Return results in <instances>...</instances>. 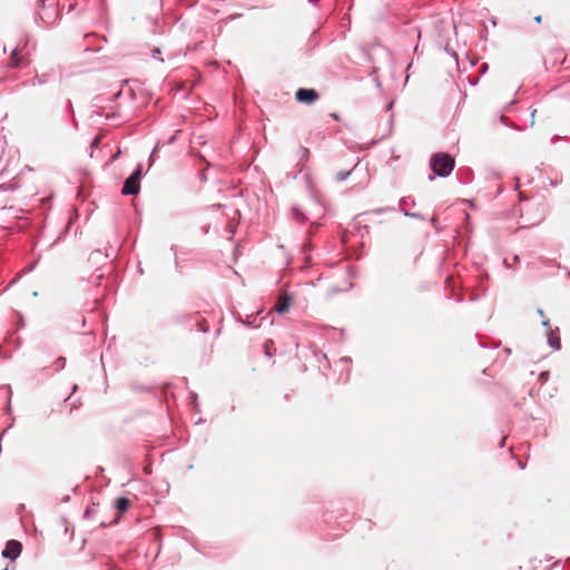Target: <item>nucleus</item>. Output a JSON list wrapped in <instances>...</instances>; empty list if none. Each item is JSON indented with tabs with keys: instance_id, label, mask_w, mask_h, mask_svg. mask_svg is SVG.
Wrapping results in <instances>:
<instances>
[{
	"instance_id": "f257e3e1",
	"label": "nucleus",
	"mask_w": 570,
	"mask_h": 570,
	"mask_svg": "<svg viewBox=\"0 0 570 570\" xmlns=\"http://www.w3.org/2000/svg\"><path fill=\"white\" fill-rule=\"evenodd\" d=\"M455 161L448 153H435L431 156L430 168L432 175H429V180L432 181L436 176L445 178L451 175L454 169Z\"/></svg>"
},
{
	"instance_id": "f03ea898",
	"label": "nucleus",
	"mask_w": 570,
	"mask_h": 570,
	"mask_svg": "<svg viewBox=\"0 0 570 570\" xmlns=\"http://www.w3.org/2000/svg\"><path fill=\"white\" fill-rule=\"evenodd\" d=\"M142 165L140 163L137 164L132 173L125 179L121 187V195L124 196H135L140 191V181L142 178Z\"/></svg>"
},
{
	"instance_id": "7ed1b4c3",
	"label": "nucleus",
	"mask_w": 570,
	"mask_h": 570,
	"mask_svg": "<svg viewBox=\"0 0 570 570\" xmlns=\"http://www.w3.org/2000/svg\"><path fill=\"white\" fill-rule=\"evenodd\" d=\"M22 552V543L18 540L11 539L7 541L4 549L1 552L2 558L14 561Z\"/></svg>"
},
{
	"instance_id": "20e7f679",
	"label": "nucleus",
	"mask_w": 570,
	"mask_h": 570,
	"mask_svg": "<svg viewBox=\"0 0 570 570\" xmlns=\"http://www.w3.org/2000/svg\"><path fill=\"white\" fill-rule=\"evenodd\" d=\"M320 98L318 91L314 88H298L295 92V99L305 105H312Z\"/></svg>"
},
{
	"instance_id": "39448f33",
	"label": "nucleus",
	"mask_w": 570,
	"mask_h": 570,
	"mask_svg": "<svg viewBox=\"0 0 570 570\" xmlns=\"http://www.w3.org/2000/svg\"><path fill=\"white\" fill-rule=\"evenodd\" d=\"M293 297L287 292H282L276 301V304L274 306V311L278 314H284L289 311L292 306Z\"/></svg>"
},
{
	"instance_id": "423d86ee",
	"label": "nucleus",
	"mask_w": 570,
	"mask_h": 570,
	"mask_svg": "<svg viewBox=\"0 0 570 570\" xmlns=\"http://www.w3.org/2000/svg\"><path fill=\"white\" fill-rule=\"evenodd\" d=\"M396 212V208L394 206H385V207H379L372 210H367L364 213L358 214L354 217V225L357 229L362 228V223L360 220L361 217L368 216V215H382L385 213Z\"/></svg>"
},
{
	"instance_id": "0eeeda50",
	"label": "nucleus",
	"mask_w": 570,
	"mask_h": 570,
	"mask_svg": "<svg viewBox=\"0 0 570 570\" xmlns=\"http://www.w3.org/2000/svg\"><path fill=\"white\" fill-rule=\"evenodd\" d=\"M547 343L553 351L561 350V338L559 334V327L551 328L547 331Z\"/></svg>"
},
{
	"instance_id": "6e6552de",
	"label": "nucleus",
	"mask_w": 570,
	"mask_h": 570,
	"mask_svg": "<svg viewBox=\"0 0 570 570\" xmlns=\"http://www.w3.org/2000/svg\"><path fill=\"white\" fill-rule=\"evenodd\" d=\"M198 315H199V312L189 313V314L176 313L173 315V321L176 324H189L195 318H197Z\"/></svg>"
},
{
	"instance_id": "1a4fd4ad",
	"label": "nucleus",
	"mask_w": 570,
	"mask_h": 570,
	"mask_svg": "<svg viewBox=\"0 0 570 570\" xmlns=\"http://www.w3.org/2000/svg\"><path fill=\"white\" fill-rule=\"evenodd\" d=\"M130 507V500L127 497H119L115 500L114 508L119 513H125Z\"/></svg>"
},
{
	"instance_id": "9d476101",
	"label": "nucleus",
	"mask_w": 570,
	"mask_h": 570,
	"mask_svg": "<svg viewBox=\"0 0 570 570\" xmlns=\"http://www.w3.org/2000/svg\"><path fill=\"white\" fill-rule=\"evenodd\" d=\"M291 214L292 218L299 224H305L308 220L307 216L302 212V209L297 205L292 206Z\"/></svg>"
},
{
	"instance_id": "9b49d317",
	"label": "nucleus",
	"mask_w": 570,
	"mask_h": 570,
	"mask_svg": "<svg viewBox=\"0 0 570 570\" xmlns=\"http://www.w3.org/2000/svg\"><path fill=\"white\" fill-rule=\"evenodd\" d=\"M309 158V149L304 147V146H301L298 147L297 149V165H303L305 164Z\"/></svg>"
},
{
	"instance_id": "f8f14e48",
	"label": "nucleus",
	"mask_w": 570,
	"mask_h": 570,
	"mask_svg": "<svg viewBox=\"0 0 570 570\" xmlns=\"http://www.w3.org/2000/svg\"><path fill=\"white\" fill-rule=\"evenodd\" d=\"M21 66V59L19 56V50L16 48L10 55L9 58V67L11 68H19Z\"/></svg>"
},
{
	"instance_id": "ddd939ff",
	"label": "nucleus",
	"mask_w": 570,
	"mask_h": 570,
	"mask_svg": "<svg viewBox=\"0 0 570 570\" xmlns=\"http://www.w3.org/2000/svg\"><path fill=\"white\" fill-rule=\"evenodd\" d=\"M401 213L405 217H410V218H414V219H419V220H426V216L421 213L411 212L409 209H401Z\"/></svg>"
},
{
	"instance_id": "4468645a",
	"label": "nucleus",
	"mask_w": 570,
	"mask_h": 570,
	"mask_svg": "<svg viewBox=\"0 0 570 570\" xmlns=\"http://www.w3.org/2000/svg\"><path fill=\"white\" fill-rule=\"evenodd\" d=\"M400 210L406 209V206H415V200L411 196H403L399 200Z\"/></svg>"
},
{
	"instance_id": "2eb2a0df",
	"label": "nucleus",
	"mask_w": 570,
	"mask_h": 570,
	"mask_svg": "<svg viewBox=\"0 0 570 570\" xmlns=\"http://www.w3.org/2000/svg\"><path fill=\"white\" fill-rule=\"evenodd\" d=\"M98 513V504L92 503L91 505L87 507L83 512V518L91 519Z\"/></svg>"
},
{
	"instance_id": "dca6fc26",
	"label": "nucleus",
	"mask_w": 570,
	"mask_h": 570,
	"mask_svg": "<svg viewBox=\"0 0 570 570\" xmlns=\"http://www.w3.org/2000/svg\"><path fill=\"white\" fill-rule=\"evenodd\" d=\"M194 321L197 323V328L199 332H202L204 334L209 332V326L205 318H199V315H198L197 318H195Z\"/></svg>"
},
{
	"instance_id": "f3484780",
	"label": "nucleus",
	"mask_w": 570,
	"mask_h": 570,
	"mask_svg": "<svg viewBox=\"0 0 570 570\" xmlns=\"http://www.w3.org/2000/svg\"><path fill=\"white\" fill-rule=\"evenodd\" d=\"M355 168H356V166H354L351 170H340V171H337L335 174V180L338 181V183L346 180L351 176L352 171Z\"/></svg>"
},
{
	"instance_id": "a211bd4d",
	"label": "nucleus",
	"mask_w": 570,
	"mask_h": 570,
	"mask_svg": "<svg viewBox=\"0 0 570 570\" xmlns=\"http://www.w3.org/2000/svg\"><path fill=\"white\" fill-rule=\"evenodd\" d=\"M66 357L63 356H59L56 358V361L53 362L52 366L55 368L56 372H60L62 371L65 367H66Z\"/></svg>"
},
{
	"instance_id": "6ab92c4d",
	"label": "nucleus",
	"mask_w": 570,
	"mask_h": 570,
	"mask_svg": "<svg viewBox=\"0 0 570 570\" xmlns=\"http://www.w3.org/2000/svg\"><path fill=\"white\" fill-rule=\"evenodd\" d=\"M151 57L156 60H159L160 62H164V59L161 57V50L160 48L158 47H155L153 50H151Z\"/></svg>"
},
{
	"instance_id": "aec40b11",
	"label": "nucleus",
	"mask_w": 570,
	"mask_h": 570,
	"mask_svg": "<svg viewBox=\"0 0 570 570\" xmlns=\"http://www.w3.org/2000/svg\"><path fill=\"white\" fill-rule=\"evenodd\" d=\"M189 397L193 402L194 410L199 411L198 395L195 392L189 393Z\"/></svg>"
},
{
	"instance_id": "412c9836",
	"label": "nucleus",
	"mask_w": 570,
	"mask_h": 570,
	"mask_svg": "<svg viewBox=\"0 0 570 570\" xmlns=\"http://www.w3.org/2000/svg\"><path fill=\"white\" fill-rule=\"evenodd\" d=\"M549 377H550L549 371H542V372H540V374L538 376L541 384H544L546 382H548Z\"/></svg>"
},
{
	"instance_id": "4be33fe9",
	"label": "nucleus",
	"mask_w": 570,
	"mask_h": 570,
	"mask_svg": "<svg viewBox=\"0 0 570 570\" xmlns=\"http://www.w3.org/2000/svg\"><path fill=\"white\" fill-rule=\"evenodd\" d=\"M158 147H159V144H157V145L154 147L153 151H151V153H150V155H149V166H151V165L154 164V161H155V155H156V153H157Z\"/></svg>"
},
{
	"instance_id": "5701e85b",
	"label": "nucleus",
	"mask_w": 570,
	"mask_h": 570,
	"mask_svg": "<svg viewBox=\"0 0 570 570\" xmlns=\"http://www.w3.org/2000/svg\"><path fill=\"white\" fill-rule=\"evenodd\" d=\"M8 404H7V412H11V396H12V391H11V387L10 385H8Z\"/></svg>"
},
{
	"instance_id": "b1692460",
	"label": "nucleus",
	"mask_w": 570,
	"mask_h": 570,
	"mask_svg": "<svg viewBox=\"0 0 570 570\" xmlns=\"http://www.w3.org/2000/svg\"><path fill=\"white\" fill-rule=\"evenodd\" d=\"M479 346L482 347V348H492V350H495L499 347V344L494 343L492 345H489V344H485V343H482L480 342L479 343Z\"/></svg>"
},
{
	"instance_id": "393cba45",
	"label": "nucleus",
	"mask_w": 570,
	"mask_h": 570,
	"mask_svg": "<svg viewBox=\"0 0 570 570\" xmlns=\"http://www.w3.org/2000/svg\"><path fill=\"white\" fill-rule=\"evenodd\" d=\"M66 110H67L70 115H71V114H75V111H73V106H72V102H71V100H70V99H68V100L66 101Z\"/></svg>"
},
{
	"instance_id": "a878e982",
	"label": "nucleus",
	"mask_w": 570,
	"mask_h": 570,
	"mask_svg": "<svg viewBox=\"0 0 570 570\" xmlns=\"http://www.w3.org/2000/svg\"><path fill=\"white\" fill-rule=\"evenodd\" d=\"M36 265H37V263H36V262H31V263H29V264L24 267L23 272H24V273H29V272L33 271V269H35V267H36Z\"/></svg>"
},
{
	"instance_id": "bb28decb",
	"label": "nucleus",
	"mask_w": 570,
	"mask_h": 570,
	"mask_svg": "<svg viewBox=\"0 0 570 570\" xmlns=\"http://www.w3.org/2000/svg\"><path fill=\"white\" fill-rule=\"evenodd\" d=\"M47 75L37 76L38 83L42 85L47 81L46 79Z\"/></svg>"
},
{
	"instance_id": "cd10ccee",
	"label": "nucleus",
	"mask_w": 570,
	"mask_h": 570,
	"mask_svg": "<svg viewBox=\"0 0 570 570\" xmlns=\"http://www.w3.org/2000/svg\"><path fill=\"white\" fill-rule=\"evenodd\" d=\"M70 117H71V124H72L73 128L78 129V121L76 119L75 114H71Z\"/></svg>"
},
{
	"instance_id": "c85d7f7f",
	"label": "nucleus",
	"mask_w": 570,
	"mask_h": 570,
	"mask_svg": "<svg viewBox=\"0 0 570 570\" xmlns=\"http://www.w3.org/2000/svg\"><path fill=\"white\" fill-rule=\"evenodd\" d=\"M236 321H237V322H242L243 324H245V325H246V326H248V327H255V326L253 325V323H252V322H249L248 320H247V321H243V320L239 317V318H236Z\"/></svg>"
},
{
	"instance_id": "c756f323",
	"label": "nucleus",
	"mask_w": 570,
	"mask_h": 570,
	"mask_svg": "<svg viewBox=\"0 0 570 570\" xmlns=\"http://www.w3.org/2000/svg\"><path fill=\"white\" fill-rule=\"evenodd\" d=\"M340 363H345V364H348L351 363V357L348 356H343L340 358Z\"/></svg>"
},
{
	"instance_id": "7c9ffc66",
	"label": "nucleus",
	"mask_w": 570,
	"mask_h": 570,
	"mask_svg": "<svg viewBox=\"0 0 570 570\" xmlns=\"http://www.w3.org/2000/svg\"><path fill=\"white\" fill-rule=\"evenodd\" d=\"M47 1H48V0H37V6H38L39 8H46V6H47V4H46V2H47Z\"/></svg>"
},
{
	"instance_id": "2f4dec72",
	"label": "nucleus",
	"mask_w": 570,
	"mask_h": 570,
	"mask_svg": "<svg viewBox=\"0 0 570 570\" xmlns=\"http://www.w3.org/2000/svg\"><path fill=\"white\" fill-rule=\"evenodd\" d=\"M70 501V495L66 494L60 499L61 503H68Z\"/></svg>"
},
{
	"instance_id": "473e14b6",
	"label": "nucleus",
	"mask_w": 570,
	"mask_h": 570,
	"mask_svg": "<svg viewBox=\"0 0 570 570\" xmlns=\"http://www.w3.org/2000/svg\"><path fill=\"white\" fill-rule=\"evenodd\" d=\"M24 326V321L22 318V315L19 314V322H18V328H21Z\"/></svg>"
},
{
	"instance_id": "72a5a7b5",
	"label": "nucleus",
	"mask_w": 570,
	"mask_h": 570,
	"mask_svg": "<svg viewBox=\"0 0 570 570\" xmlns=\"http://www.w3.org/2000/svg\"><path fill=\"white\" fill-rule=\"evenodd\" d=\"M446 51H448V52H449V55H451L454 59H458L456 52H455L453 49H448V48H446Z\"/></svg>"
},
{
	"instance_id": "f704fd0d",
	"label": "nucleus",
	"mask_w": 570,
	"mask_h": 570,
	"mask_svg": "<svg viewBox=\"0 0 570 570\" xmlns=\"http://www.w3.org/2000/svg\"><path fill=\"white\" fill-rule=\"evenodd\" d=\"M99 138L98 137H95L92 142H91V147H97L99 145Z\"/></svg>"
},
{
	"instance_id": "c9c22d12",
	"label": "nucleus",
	"mask_w": 570,
	"mask_h": 570,
	"mask_svg": "<svg viewBox=\"0 0 570 570\" xmlns=\"http://www.w3.org/2000/svg\"><path fill=\"white\" fill-rule=\"evenodd\" d=\"M541 324H542V326H544V327H547L549 330V327H550V321L549 320H543Z\"/></svg>"
},
{
	"instance_id": "e433bc0d",
	"label": "nucleus",
	"mask_w": 570,
	"mask_h": 570,
	"mask_svg": "<svg viewBox=\"0 0 570 570\" xmlns=\"http://www.w3.org/2000/svg\"><path fill=\"white\" fill-rule=\"evenodd\" d=\"M95 256H101V252H100V250L92 252V253L90 254V259H92Z\"/></svg>"
},
{
	"instance_id": "4c0bfd02",
	"label": "nucleus",
	"mask_w": 570,
	"mask_h": 570,
	"mask_svg": "<svg viewBox=\"0 0 570 570\" xmlns=\"http://www.w3.org/2000/svg\"><path fill=\"white\" fill-rule=\"evenodd\" d=\"M500 120L505 125V126H509L508 124V118L505 116H500Z\"/></svg>"
},
{
	"instance_id": "58836bf2",
	"label": "nucleus",
	"mask_w": 570,
	"mask_h": 570,
	"mask_svg": "<svg viewBox=\"0 0 570 570\" xmlns=\"http://www.w3.org/2000/svg\"><path fill=\"white\" fill-rule=\"evenodd\" d=\"M78 391V385L77 384H73L71 386V394L76 393Z\"/></svg>"
},
{
	"instance_id": "ea45409f",
	"label": "nucleus",
	"mask_w": 570,
	"mask_h": 570,
	"mask_svg": "<svg viewBox=\"0 0 570 570\" xmlns=\"http://www.w3.org/2000/svg\"><path fill=\"white\" fill-rule=\"evenodd\" d=\"M566 566L569 568L568 570H570V558H568V559L566 560ZM562 570H567V569L563 567V569H562Z\"/></svg>"
},
{
	"instance_id": "a19ab883",
	"label": "nucleus",
	"mask_w": 570,
	"mask_h": 570,
	"mask_svg": "<svg viewBox=\"0 0 570 570\" xmlns=\"http://www.w3.org/2000/svg\"><path fill=\"white\" fill-rule=\"evenodd\" d=\"M265 355H266V356H268V357H271V356H272V354H271V352L268 351V348H267V345H266V344H265Z\"/></svg>"
},
{
	"instance_id": "79ce46f5",
	"label": "nucleus",
	"mask_w": 570,
	"mask_h": 570,
	"mask_svg": "<svg viewBox=\"0 0 570 570\" xmlns=\"http://www.w3.org/2000/svg\"><path fill=\"white\" fill-rule=\"evenodd\" d=\"M320 0H308V3L313 6H317Z\"/></svg>"
},
{
	"instance_id": "37998d69",
	"label": "nucleus",
	"mask_w": 570,
	"mask_h": 570,
	"mask_svg": "<svg viewBox=\"0 0 570 570\" xmlns=\"http://www.w3.org/2000/svg\"><path fill=\"white\" fill-rule=\"evenodd\" d=\"M541 20H542L541 16H537V17H534V21H535V22L540 23V22H541Z\"/></svg>"
},
{
	"instance_id": "c03bdc74",
	"label": "nucleus",
	"mask_w": 570,
	"mask_h": 570,
	"mask_svg": "<svg viewBox=\"0 0 570 570\" xmlns=\"http://www.w3.org/2000/svg\"><path fill=\"white\" fill-rule=\"evenodd\" d=\"M537 313H538L540 316H543V315H544V312H543V309H541V308H538V309H537Z\"/></svg>"
},
{
	"instance_id": "a18cd8bd",
	"label": "nucleus",
	"mask_w": 570,
	"mask_h": 570,
	"mask_svg": "<svg viewBox=\"0 0 570 570\" xmlns=\"http://www.w3.org/2000/svg\"><path fill=\"white\" fill-rule=\"evenodd\" d=\"M505 444V438H502L501 441H500V446L503 448Z\"/></svg>"
},
{
	"instance_id": "49530a36",
	"label": "nucleus",
	"mask_w": 570,
	"mask_h": 570,
	"mask_svg": "<svg viewBox=\"0 0 570 570\" xmlns=\"http://www.w3.org/2000/svg\"><path fill=\"white\" fill-rule=\"evenodd\" d=\"M39 19H41V16H40V14H37V16L35 17V22H36V23H38Z\"/></svg>"
},
{
	"instance_id": "de8ad7c7",
	"label": "nucleus",
	"mask_w": 570,
	"mask_h": 570,
	"mask_svg": "<svg viewBox=\"0 0 570 570\" xmlns=\"http://www.w3.org/2000/svg\"><path fill=\"white\" fill-rule=\"evenodd\" d=\"M175 267H176V269L179 272V269H178V268H179V264H178L177 258H175Z\"/></svg>"
},
{
	"instance_id": "09e8293b",
	"label": "nucleus",
	"mask_w": 570,
	"mask_h": 570,
	"mask_svg": "<svg viewBox=\"0 0 570 570\" xmlns=\"http://www.w3.org/2000/svg\"><path fill=\"white\" fill-rule=\"evenodd\" d=\"M149 20H150V22H151L153 24H156V23H157V21H158L156 18H155V19L149 18Z\"/></svg>"
},
{
	"instance_id": "8fccbe9b",
	"label": "nucleus",
	"mask_w": 570,
	"mask_h": 570,
	"mask_svg": "<svg viewBox=\"0 0 570 570\" xmlns=\"http://www.w3.org/2000/svg\"><path fill=\"white\" fill-rule=\"evenodd\" d=\"M120 95H121V91H118L117 94L114 95V99H117Z\"/></svg>"
},
{
	"instance_id": "3c124183",
	"label": "nucleus",
	"mask_w": 570,
	"mask_h": 570,
	"mask_svg": "<svg viewBox=\"0 0 570 570\" xmlns=\"http://www.w3.org/2000/svg\"><path fill=\"white\" fill-rule=\"evenodd\" d=\"M100 47L96 48V49H91V51H100ZM86 50H90V48H86Z\"/></svg>"
},
{
	"instance_id": "603ef678",
	"label": "nucleus",
	"mask_w": 570,
	"mask_h": 570,
	"mask_svg": "<svg viewBox=\"0 0 570 570\" xmlns=\"http://www.w3.org/2000/svg\"><path fill=\"white\" fill-rule=\"evenodd\" d=\"M120 155V151L118 150L112 159H116Z\"/></svg>"
},
{
	"instance_id": "864d4df0",
	"label": "nucleus",
	"mask_w": 570,
	"mask_h": 570,
	"mask_svg": "<svg viewBox=\"0 0 570 570\" xmlns=\"http://www.w3.org/2000/svg\"><path fill=\"white\" fill-rule=\"evenodd\" d=\"M560 562H561L560 560H557V561L552 564V567H557V566H559V564H560Z\"/></svg>"
},
{
	"instance_id": "5fc2aeb1",
	"label": "nucleus",
	"mask_w": 570,
	"mask_h": 570,
	"mask_svg": "<svg viewBox=\"0 0 570 570\" xmlns=\"http://www.w3.org/2000/svg\"><path fill=\"white\" fill-rule=\"evenodd\" d=\"M78 403H80V400L75 401V403H72V406H73V407H77V404H78Z\"/></svg>"
},
{
	"instance_id": "6e6d98bb",
	"label": "nucleus",
	"mask_w": 570,
	"mask_h": 570,
	"mask_svg": "<svg viewBox=\"0 0 570 570\" xmlns=\"http://www.w3.org/2000/svg\"><path fill=\"white\" fill-rule=\"evenodd\" d=\"M78 403H80V400L75 401V403H72V406H73V407H77V404H78Z\"/></svg>"
},
{
	"instance_id": "4d7b16f0",
	"label": "nucleus",
	"mask_w": 570,
	"mask_h": 570,
	"mask_svg": "<svg viewBox=\"0 0 570 570\" xmlns=\"http://www.w3.org/2000/svg\"><path fill=\"white\" fill-rule=\"evenodd\" d=\"M78 403H80V400L75 401V403H72V406H73V407H77V404H78Z\"/></svg>"
},
{
	"instance_id": "13d9d810",
	"label": "nucleus",
	"mask_w": 570,
	"mask_h": 570,
	"mask_svg": "<svg viewBox=\"0 0 570 570\" xmlns=\"http://www.w3.org/2000/svg\"><path fill=\"white\" fill-rule=\"evenodd\" d=\"M529 395H530V396H533V395H534V391H533L532 389L529 391Z\"/></svg>"
},
{
	"instance_id": "bf43d9fd",
	"label": "nucleus",
	"mask_w": 570,
	"mask_h": 570,
	"mask_svg": "<svg viewBox=\"0 0 570 570\" xmlns=\"http://www.w3.org/2000/svg\"><path fill=\"white\" fill-rule=\"evenodd\" d=\"M430 222L434 224L436 222L435 217H431Z\"/></svg>"
},
{
	"instance_id": "052dcab7",
	"label": "nucleus",
	"mask_w": 570,
	"mask_h": 570,
	"mask_svg": "<svg viewBox=\"0 0 570 570\" xmlns=\"http://www.w3.org/2000/svg\"><path fill=\"white\" fill-rule=\"evenodd\" d=\"M375 83L377 85V87H381V82L379 79L375 80Z\"/></svg>"
},
{
	"instance_id": "680f3d73",
	"label": "nucleus",
	"mask_w": 570,
	"mask_h": 570,
	"mask_svg": "<svg viewBox=\"0 0 570 570\" xmlns=\"http://www.w3.org/2000/svg\"><path fill=\"white\" fill-rule=\"evenodd\" d=\"M100 39H101L102 41L107 42V38H106L105 36H102Z\"/></svg>"
},
{
	"instance_id": "e2e57ef3",
	"label": "nucleus",
	"mask_w": 570,
	"mask_h": 570,
	"mask_svg": "<svg viewBox=\"0 0 570 570\" xmlns=\"http://www.w3.org/2000/svg\"><path fill=\"white\" fill-rule=\"evenodd\" d=\"M491 23H492V24H495V23H497V20H495V19H491Z\"/></svg>"
},
{
	"instance_id": "0e129e2a",
	"label": "nucleus",
	"mask_w": 570,
	"mask_h": 570,
	"mask_svg": "<svg viewBox=\"0 0 570 570\" xmlns=\"http://www.w3.org/2000/svg\"><path fill=\"white\" fill-rule=\"evenodd\" d=\"M393 106V102H390L389 106H387V109H391Z\"/></svg>"
},
{
	"instance_id": "69168bd1",
	"label": "nucleus",
	"mask_w": 570,
	"mask_h": 570,
	"mask_svg": "<svg viewBox=\"0 0 570 570\" xmlns=\"http://www.w3.org/2000/svg\"><path fill=\"white\" fill-rule=\"evenodd\" d=\"M550 185L556 186V185H557V183H554V181H552V180H551V181H550Z\"/></svg>"
},
{
	"instance_id": "338daca9",
	"label": "nucleus",
	"mask_w": 570,
	"mask_h": 570,
	"mask_svg": "<svg viewBox=\"0 0 570 570\" xmlns=\"http://www.w3.org/2000/svg\"><path fill=\"white\" fill-rule=\"evenodd\" d=\"M101 6H105V0H101Z\"/></svg>"
},
{
	"instance_id": "774afa93",
	"label": "nucleus",
	"mask_w": 570,
	"mask_h": 570,
	"mask_svg": "<svg viewBox=\"0 0 570 570\" xmlns=\"http://www.w3.org/2000/svg\"><path fill=\"white\" fill-rule=\"evenodd\" d=\"M569 277H570V272L568 273Z\"/></svg>"
}]
</instances>
